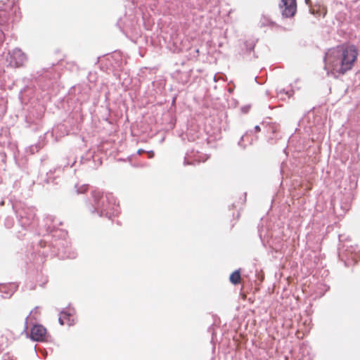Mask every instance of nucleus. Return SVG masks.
Instances as JSON below:
<instances>
[{
  "label": "nucleus",
  "instance_id": "nucleus-1",
  "mask_svg": "<svg viewBox=\"0 0 360 360\" xmlns=\"http://www.w3.org/2000/svg\"><path fill=\"white\" fill-rule=\"evenodd\" d=\"M359 55L358 49L353 44L341 46L327 57L328 65L334 74L345 75L351 70Z\"/></svg>",
  "mask_w": 360,
  "mask_h": 360
},
{
  "label": "nucleus",
  "instance_id": "nucleus-2",
  "mask_svg": "<svg viewBox=\"0 0 360 360\" xmlns=\"http://www.w3.org/2000/svg\"><path fill=\"white\" fill-rule=\"evenodd\" d=\"M47 336V330L42 325L35 324L31 328L30 338L34 341H46Z\"/></svg>",
  "mask_w": 360,
  "mask_h": 360
},
{
  "label": "nucleus",
  "instance_id": "nucleus-3",
  "mask_svg": "<svg viewBox=\"0 0 360 360\" xmlns=\"http://www.w3.org/2000/svg\"><path fill=\"white\" fill-rule=\"evenodd\" d=\"M280 7L282 8V13L285 17H292L297 11L296 0H281Z\"/></svg>",
  "mask_w": 360,
  "mask_h": 360
},
{
  "label": "nucleus",
  "instance_id": "nucleus-4",
  "mask_svg": "<svg viewBox=\"0 0 360 360\" xmlns=\"http://www.w3.org/2000/svg\"><path fill=\"white\" fill-rule=\"evenodd\" d=\"M12 57L15 60L14 63L11 62V65L14 67H20L23 65L26 61V56L20 50H15L13 53Z\"/></svg>",
  "mask_w": 360,
  "mask_h": 360
},
{
  "label": "nucleus",
  "instance_id": "nucleus-5",
  "mask_svg": "<svg viewBox=\"0 0 360 360\" xmlns=\"http://www.w3.org/2000/svg\"><path fill=\"white\" fill-rule=\"evenodd\" d=\"M311 13L318 17H325L327 14V8L322 4H315L310 8Z\"/></svg>",
  "mask_w": 360,
  "mask_h": 360
},
{
  "label": "nucleus",
  "instance_id": "nucleus-6",
  "mask_svg": "<svg viewBox=\"0 0 360 360\" xmlns=\"http://www.w3.org/2000/svg\"><path fill=\"white\" fill-rule=\"evenodd\" d=\"M72 316L67 312H61L59 316V322L61 325H71Z\"/></svg>",
  "mask_w": 360,
  "mask_h": 360
},
{
  "label": "nucleus",
  "instance_id": "nucleus-7",
  "mask_svg": "<svg viewBox=\"0 0 360 360\" xmlns=\"http://www.w3.org/2000/svg\"><path fill=\"white\" fill-rule=\"evenodd\" d=\"M241 276L240 270L234 271L229 277L230 282L233 285H238L241 282Z\"/></svg>",
  "mask_w": 360,
  "mask_h": 360
},
{
  "label": "nucleus",
  "instance_id": "nucleus-8",
  "mask_svg": "<svg viewBox=\"0 0 360 360\" xmlns=\"http://www.w3.org/2000/svg\"><path fill=\"white\" fill-rule=\"evenodd\" d=\"M40 315V311L39 309L37 307L34 309L31 312L30 316L27 318V321H37L38 318Z\"/></svg>",
  "mask_w": 360,
  "mask_h": 360
},
{
  "label": "nucleus",
  "instance_id": "nucleus-9",
  "mask_svg": "<svg viewBox=\"0 0 360 360\" xmlns=\"http://www.w3.org/2000/svg\"><path fill=\"white\" fill-rule=\"evenodd\" d=\"M245 45L246 46V49L248 51H252L255 46V44H253V42L248 43V41H245Z\"/></svg>",
  "mask_w": 360,
  "mask_h": 360
},
{
  "label": "nucleus",
  "instance_id": "nucleus-10",
  "mask_svg": "<svg viewBox=\"0 0 360 360\" xmlns=\"http://www.w3.org/2000/svg\"><path fill=\"white\" fill-rule=\"evenodd\" d=\"M93 195L96 200L99 199L102 197V194L99 191H94Z\"/></svg>",
  "mask_w": 360,
  "mask_h": 360
},
{
  "label": "nucleus",
  "instance_id": "nucleus-11",
  "mask_svg": "<svg viewBox=\"0 0 360 360\" xmlns=\"http://www.w3.org/2000/svg\"><path fill=\"white\" fill-rule=\"evenodd\" d=\"M148 158H153L155 155V153L153 150L147 151Z\"/></svg>",
  "mask_w": 360,
  "mask_h": 360
},
{
  "label": "nucleus",
  "instance_id": "nucleus-12",
  "mask_svg": "<svg viewBox=\"0 0 360 360\" xmlns=\"http://www.w3.org/2000/svg\"><path fill=\"white\" fill-rule=\"evenodd\" d=\"M255 129L256 132H259L261 131L260 127L258 125L255 126Z\"/></svg>",
  "mask_w": 360,
  "mask_h": 360
},
{
  "label": "nucleus",
  "instance_id": "nucleus-13",
  "mask_svg": "<svg viewBox=\"0 0 360 360\" xmlns=\"http://www.w3.org/2000/svg\"><path fill=\"white\" fill-rule=\"evenodd\" d=\"M143 153H145V150H143V149H139V150H138V151H137V153H138L139 155H141V154H143Z\"/></svg>",
  "mask_w": 360,
  "mask_h": 360
},
{
  "label": "nucleus",
  "instance_id": "nucleus-14",
  "mask_svg": "<svg viewBox=\"0 0 360 360\" xmlns=\"http://www.w3.org/2000/svg\"><path fill=\"white\" fill-rule=\"evenodd\" d=\"M242 298H243V300H245L246 299V295L245 294H243L242 295Z\"/></svg>",
  "mask_w": 360,
  "mask_h": 360
},
{
  "label": "nucleus",
  "instance_id": "nucleus-15",
  "mask_svg": "<svg viewBox=\"0 0 360 360\" xmlns=\"http://www.w3.org/2000/svg\"><path fill=\"white\" fill-rule=\"evenodd\" d=\"M310 1L309 0H306V2L308 4V2H309Z\"/></svg>",
  "mask_w": 360,
  "mask_h": 360
}]
</instances>
